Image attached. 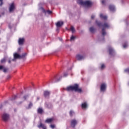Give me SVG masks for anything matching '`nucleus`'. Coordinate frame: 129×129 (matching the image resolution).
<instances>
[{
  "label": "nucleus",
  "instance_id": "1",
  "mask_svg": "<svg viewBox=\"0 0 129 129\" xmlns=\"http://www.w3.org/2000/svg\"><path fill=\"white\" fill-rule=\"evenodd\" d=\"M96 23L100 28L102 27V36L104 37V35H106V31H105V29H109V28L110 27V25L106 22L102 23L98 21H96Z\"/></svg>",
  "mask_w": 129,
  "mask_h": 129
},
{
  "label": "nucleus",
  "instance_id": "2",
  "mask_svg": "<svg viewBox=\"0 0 129 129\" xmlns=\"http://www.w3.org/2000/svg\"><path fill=\"white\" fill-rule=\"evenodd\" d=\"M66 91H75V92H81V89L79 88V85L75 84L74 85L67 87L63 89Z\"/></svg>",
  "mask_w": 129,
  "mask_h": 129
},
{
  "label": "nucleus",
  "instance_id": "3",
  "mask_svg": "<svg viewBox=\"0 0 129 129\" xmlns=\"http://www.w3.org/2000/svg\"><path fill=\"white\" fill-rule=\"evenodd\" d=\"M58 77L59 75H56L53 78H51L49 81V83H54V82H58V81H60V80L61 78H62V77Z\"/></svg>",
  "mask_w": 129,
  "mask_h": 129
},
{
  "label": "nucleus",
  "instance_id": "4",
  "mask_svg": "<svg viewBox=\"0 0 129 129\" xmlns=\"http://www.w3.org/2000/svg\"><path fill=\"white\" fill-rule=\"evenodd\" d=\"M26 54L24 53L22 55H20L19 53H15L14 54V58L12 59V61H16V59H22L26 56Z\"/></svg>",
  "mask_w": 129,
  "mask_h": 129
},
{
  "label": "nucleus",
  "instance_id": "5",
  "mask_svg": "<svg viewBox=\"0 0 129 129\" xmlns=\"http://www.w3.org/2000/svg\"><path fill=\"white\" fill-rule=\"evenodd\" d=\"M92 5V3H91L90 1H86L85 2L81 1V6H85L87 8H90V7H91Z\"/></svg>",
  "mask_w": 129,
  "mask_h": 129
},
{
  "label": "nucleus",
  "instance_id": "6",
  "mask_svg": "<svg viewBox=\"0 0 129 129\" xmlns=\"http://www.w3.org/2000/svg\"><path fill=\"white\" fill-rule=\"evenodd\" d=\"M78 124V121L75 119H72L71 120L70 125L72 128H75V126Z\"/></svg>",
  "mask_w": 129,
  "mask_h": 129
},
{
  "label": "nucleus",
  "instance_id": "7",
  "mask_svg": "<svg viewBox=\"0 0 129 129\" xmlns=\"http://www.w3.org/2000/svg\"><path fill=\"white\" fill-rule=\"evenodd\" d=\"M2 118L3 120L6 122L9 120V119L10 118V115L9 114L4 113L2 115Z\"/></svg>",
  "mask_w": 129,
  "mask_h": 129
},
{
  "label": "nucleus",
  "instance_id": "8",
  "mask_svg": "<svg viewBox=\"0 0 129 129\" xmlns=\"http://www.w3.org/2000/svg\"><path fill=\"white\" fill-rule=\"evenodd\" d=\"M82 109L86 110L88 108V103L87 101H83L81 105Z\"/></svg>",
  "mask_w": 129,
  "mask_h": 129
},
{
  "label": "nucleus",
  "instance_id": "9",
  "mask_svg": "<svg viewBox=\"0 0 129 129\" xmlns=\"http://www.w3.org/2000/svg\"><path fill=\"white\" fill-rule=\"evenodd\" d=\"M15 10H16V6H15V3H12L9 7V12L10 13H13V12H14V11H15Z\"/></svg>",
  "mask_w": 129,
  "mask_h": 129
},
{
  "label": "nucleus",
  "instance_id": "10",
  "mask_svg": "<svg viewBox=\"0 0 129 129\" xmlns=\"http://www.w3.org/2000/svg\"><path fill=\"white\" fill-rule=\"evenodd\" d=\"M108 51H109V54L111 56H114V55H115V51H114V49L112 48V47L109 46L108 47Z\"/></svg>",
  "mask_w": 129,
  "mask_h": 129
},
{
  "label": "nucleus",
  "instance_id": "11",
  "mask_svg": "<svg viewBox=\"0 0 129 129\" xmlns=\"http://www.w3.org/2000/svg\"><path fill=\"white\" fill-rule=\"evenodd\" d=\"M45 107L48 109H52L53 108V105L52 103L50 102H46L44 104Z\"/></svg>",
  "mask_w": 129,
  "mask_h": 129
},
{
  "label": "nucleus",
  "instance_id": "12",
  "mask_svg": "<svg viewBox=\"0 0 129 129\" xmlns=\"http://www.w3.org/2000/svg\"><path fill=\"white\" fill-rule=\"evenodd\" d=\"M106 89V84L102 83L100 86V91L101 92H104Z\"/></svg>",
  "mask_w": 129,
  "mask_h": 129
},
{
  "label": "nucleus",
  "instance_id": "13",
  "mask_svg": "<svg viewBox=\"0 0 129 129\" xmlns=\"http://www.w3.org/2000/svg\"><path fill=\"white\" fill-rule=\"evenodd\" d=\"M50 94H51V92L49 91H44L43 92V95L45 98H49L50 97Z\"/></svg>",
  "mask_w": 129,
  "mask_h": 129
},
{
  "label": "nucleus",
  "instance_id": "14",
  "mask_svg": "<svg viewBox=\"0 0 129 129\" xmlns=\"http://www.w3.org/2000/svg\"><path fill=\"white\" fill-rule=\"evenodd\" d=\"M40 9L41 10L42 12L44 13V14H46V13H47V14L48 15H52V14L53 13L52 11H51L50 10H45V9H44V8H43V7L40 8Z\"/></svg>",
  "mask_w": 129,
  "mask_h": 129
},
{
  "label": "nucleus",
  "instance_id": "15",
  "mask_svg": "<svg viewBox=\"0 0 129 129\" xmlns=\"http://www.w3.org/2000/svg\"><path fill=\"white\" fill-rule=\"evenodd\" d=\"M54 117L47 118L45 120V122L46 123H52L53 121H54Z\"/></svg>",
  "mask_w": 129,
  "mask_h": 129
},
{
  "label": "nucleus",
  "instance_id": "16",
  "mask_svg": "<svg viewBox=\"0 0 129 129\" xmlns=\"http://www.w3.org/2000/svg\"><path fill=\"white\" fill-rule=\"evenodd\" d=\"M63 25H64V22H63V21H58L56 23V26L57 28H61Z\"/></svg>",
  "mask_w": 129,
  "mask_h": 129
},
{
  "label": "nucleus",
  "instance_id": "17",
  "mask_svg": "<svg viewBox=\"0 0 129 129\" xmlns=\"http://www.w3.org/2000/svg\"><path fill=\"white\" fill-rule=\"evenodd\" d=\"M24 43H25V38H20L19 39V40H18V44H19V45H24Z\"/></svg>",
  "mask_w": 129,
  "mask_h": 129
},
{
  "label": "nucleus",
  "instance_id": "18",
  "mask_svg": "<svg viewBox=\"0 0 129 129\" xmlns=\"http://www.w3.org/2000/svg\"><path fill=\"white\" fill-rule=\"evenodd\" d=\"M37 127L38 128L47 129V127L42 122H40V124L37 125Z\"/></svg>",
  "mask_w": 129,
  "mask_h": 129
},
{
  "label": "nucleus",
  "instance_id": "19",
  "mask_svg": "<svg viewBox=\"0 0 129 129\" xmlns=\"http://www.w3.org/2000/svg\"><path fill=\"white\" fill-rule=\"evenodd\" d=\"M100 18L101 19H102L103 20H104V21H106L107 20V16L105 15H103V14H101L100 15Z\"/></svg>",
  "mask_w": 129,
  "mask_h": 129
},
{
  "label": "nucleus",
  "instance_id": "20",
  "mask_svg": "<svg viewBox=\"0 0 129 129\" xmlns=\"http://www.w3.org/2000/svg\"><path fill=\"white\" fill-rule=\"evenodd\" d=\"M37 113L39 114H43V113H44V110H43V109H42V108H39L37 109Z\"/></svg>",
  "mask_w": 129,
  "mask_h": 129
},
{
  "label": "nucleus",
  "instance_id": "21",
  "mask_svg": "<svg viewBox=\"0 0 129 129\" xmlns=\"http://www.w3.org/2000/svg\"><path fill=\"white\" fill-rule=\"evenodd\" d=\"M109 9L111 12H114L115 11V7L113 5H110Z\"/></svg>",
  "mask_w": 129,
  "mask_h": 129
},
{
  "label": "nucleus",
  "instance_id": "22",
  "mask_svg": "<svg viewBox=\"0 0 129 129\" xmlns=\"http://www.w3.org/2000/svg\"><path fill=\"white\" fill-rule=\"evenodd\" d=\"M0 70H3V72L6 73L8 71V69L5 68L4 66H0Z\"/></svg>",
  "mask_w": 129,
  "mask_h": 129
},
{
  "label": "nucleus",
  "instance_id": "23",
  "mask_svg": "<svg viewBox=\"0 0 129 129\" xmlns=\"http://www.w3.org/2000/svg\"><path fill=\"white\" fill-rule=\"evenodd\" d=\"M69 114L71 117H72L75 115V112H74L73 110H71L69 112Z\"/></svg>",
  "mask_w": 129,
  "mask_h": 129
},
{
  "label": "nucleus",
  "instance_id": "24",
  "mask_svg": "<svg viewBox=\"0 0 129 129\" xmlns=\"http://www.w3.org/2000/svg\"><path fill=\"white\" fill-rule=\"evenodd\" d=\"M89 31L90 33L93 34V33H95V28H94L93 27H91L89 28Z\"/></svg>",
  "mask_w": 129,
  "mask_h": 129
},
{
  "label": "nucleus",
  "instance_id": "25",
  "mask_svg": "<svg viewBox=\"0 0 129 129\" xmlns=\"http://www.w3.org/2000/svg\"><path fill=\"white\" fill-rule=\"evenodd\" d=\"M6 61H7V59H6V57H4L3 59H1V63L4 64V63H6Z\"/></svg>",
  "mask_w": 129,
  "mask_h": 129
},
{
  "label": "nucleus",
  "instance_id": "26",
  "mask_svg": "<svg viewBox=\"0 0 129 129\" xmlns=\"http://www.w3.org/2000/svg\"><path fill=\"white\" fill-rule=\"evenodd\" d=\"M128 46V44L127 43V42H124V43L123 44V48H127Z\"/></svg>",
  "mask_w": 129,
  "mask_h": 129
},
{
  "label": "nucleus",
  "instance_id": "27",
  "mask_svg": "<svg viewBox=\"0 0 129 129\" xmlns=\"http://www.w3.org/2000/svg\"><path fill=\"white\" fill-rule=\"evenodd\" d=\"M17 98H18V95H13L12 98H11V100H15V99H17Z\"/></svg>",
  "mask_w": 129,
  "mask_h": 129
},
{
  "label": "nucleus",
  "instance_id": "28",
  "mask_svg": "<svg viewBox=\"0 0 129 129\" xmlns=\"http://www.w3.org/2000/svg\"><path fill=\"white\" fill-rule=\"evenodd\" d=\"M76 59L77 60H81V54H77L76 55Z\"/></svg>",
  "mask_w": 129,
  "mask_h": 129
},
{
  "label": "nucleus",
  "instance_id": "29",
  "mask_svg": "<svg viewBox=\"0 0 129 129\" xmlns=\"http://www.w3.org/2000/svg\"><path fill=\"white\" fill-rule=\"evenodd\" d=\"M71 31L72 32V33H75V28H74V27L71 26L70 28Z\"/></svg>",
  "mask_w": 129,
  "mask_h": 129
},
{
  "label": "nucleus",
  "instance_id": "30",
  "mask_svg": "<svg viewBox=\"0 0 129 129\" xmlns=\"http://www.w3.org/2000/svg\"><path fill=\"white\" fill-rule=\"evenodd\" d=\"M32 106H33V103H32V102H30L27 109H30V108H31V107H32Z\"/></svg>",
  "mask_w": 129,
  "mask_h": 129
},
{
  "label": "nucleus",
  "instance_id": "31",
  "mask_svg": "<svg viewBox=\"0 0 129 129\" xmlns=\"http://www.w3.org/2000/svg\"><path fill=\"white\" fill-rule=\"evenodd\" d=\"M29 98V95H25L23 96L24 100H27V99Z\"/></svg>",
  "mask_w": 129,
  "mask_h": 129
},
{
  "label": "nucleus",
  "instance_id": "32",
  "mask_svg": "<svg viewBox=\"0 0 129 129\" xmlns=\"http://www.w3.org/2000/svg\"><path fill=\"white\" fill-rule=\"evenodd\" d=\"M75 36L72 35L71 37L70 41H74V40H75Z\"/></svg>",
  "mask_w": 129,
  "mask_h": 129
},
{
  "label": "nucleus",
  "instance_id": "33",
  "mask_svg": "<svg viewBox=\"0 0 129 129\" xmlns=\"http://www.w3.org/2000/svg\"><path fill=\"white\" fill-rule=\"evenodd\" d=\"M50 127H51V128L54 129L55 128V127H56V126L55 125V124H51L50 125Z\"/></svg>",
  "mask_w": 129,
  "mask_h": 129
},
{
  "label": "nucleus",
  "instance_id": "34",
  "mask_svg": "<svg viewBox=\"0 0 129 129\" xmlns=\"http://www.w3.org/2000/svg\"><path fill=\"white\" fill-rule=\"evenodd\" d=\"M77 3L80 6H81V0H77Z\"/></svg>",
  "mask_w": 129,
  "mask_h": 129
},
{
  "label": "nucleus",
  "instance_id": "35",
  "mask_svg": "<svg viewBox=\"0 0 129 129\" xmlns=\"http://www.w3.org/2000/svg\"><path fill=\"white\" fill-rule=\"evenodd\" d=\"M8 27H9V29H10L13 28V26L12 25V24H11V23H9L8 24Z\"/></svg>",
  "mask_w": 129,
  "mask_h": 129
},
{
  "label": "nucleus",
  "instance_id": "36",
  "mask_svg": "<svg viewBox=\"0 0 129 129\" xmlns=\"http://www.w3.org/2000/svg\"><path fill=\"white\" fill-rule=\"evenodd\" d=\"M104 68H105V66L104 65V64H102L101 66V70H103V69Z\"/></svg>",
  "mask_w": 129,
  "mask_h": 129
},
{
  "label": "nucleus",
  "instance_id": "37",
  "mask_svg": "<svg viewBox=\"0 0 129 129\" xmlns=\"http://www.w3.org/2000/svg\"><path fill=\"white\" fill-rule=\"evenodd\" d=\"M3 2V0H0V7H2V6H3L4 4V2Z\"/></svg>",
  "mask_w": 129,
  "mask_h": 129
},
{
  "label": "nucleus",
  "instance_id": "38",
  "mask_svg": "<svg viewBox=\"0 0 129 129\" xmlns=\"http://www.w3.org/2000/svg\"><path fill=\"white\" fill-rule=\"evenodd\" d=\"M124 72L126 73H129V69H126L124 70Z\"/></svg>",
  "mask_w": 129,
  "mask_h": 129
},
{
  "label": "nucleus",
  "instance_id": "39",
  "mask_svg": "<svg viewBox=\"0 0 129 129\" xmlns=\"http://www.w3.org/2000/svg\"><path fill=\"white\" fill-rule=\"evenodd\" d=\"M101 3L103 5H105V1L104 0H102Z\"/></svg>",
  "mask_w": 129,
  "mask_h": 129
},
{
  "label": "nucleus",
  "instance_id": "40",
  "mask_svg": "<svg viewBox=\"0 0 129 129\" xmlns=\"http://www.w3.org/2000/svg\"><path fill=\"white\" fill-rule=\"evenodd\" d=\"M95 18V15H93L91 16V19L92 20H93V19H94Z\"/></svg>",
  "mask_w": 129,
  "mask_h": 129
},
{
  "label": "nucleus",
  "instance_id": "41",
  "mask_svg": "<svg viewBox=\"0 0 129 129\" xmlns=\"http://www.w3.org/2000/svg\"><path fill=\"white\" fill-rule=\"evenodd\" d=\"M9 79H11V76L8 75L7 76V80H9Z\"/></svg>",
  "mask_w": 129,
  "mask_h": 129
},
{
  "label": "nucleus",
  "instance_id": "42",
  "mask_svg": "<svg viewBox=\"0 0 129 129\" xmlns=\"http://www.w3.org/2000/svg\"><path fill=\"white\" fill-rule=\"evenodd\" d=\"M85 57V55L83 56V55H82L81 56V59H84V58Z\"/></svg>",
  "mask_w": 129,
  "mask_h": 129
},
{
  "label": "nucleus",
  "instance_id": "43",
  "mask_svg": "<svg viewBox=\"0 0 129 129\" xmlns=\"http://www.w3.org/2000/svg\"><path fill=\"white\" fill-rule=\"evenodd\" d=\"M22 103H23V101H21L19 103H18L19 105H20V104H22Z\"/></svg>",
  "mask_w": 129,
  "mask_h": 129
},
{
  "label": "nucleus",
  "instance_id": "44",
  "mask_svg": "<svg viewBox=\"0 0 129 129\" xmlns=\"http://www.w3.org/2000/svg\"><path fill=\"white\" fill-rule=\"evenodd\" d=\"M21 47H19V48H18V52H20V51H21Z\"/></svg>",
  "mask_w": 129,
  "mask_h": 129
},
{
  "label": "nucleus",
  "instance_id": "45",
  "mask_svg": "<svg viewBox=\"0 0 129 129\" xmlns=\"http://www.w3.org/2000/svg\"><path fill=\"white\" fill-rule=\"evenodd\" d=\"M8 63H9V64H11V60H8Z\"/></svg>",
  "mask_w": 129,
  "mask_h": 129
},
{
  "label": "nucleus",
  "instance_id": "46",
  "mask_svg": "<svg viewBox=\"0 0 129 129\" xmlns=\"http://www.w3.org/2000/svg\"><path fill=\"white\" fill-rule=\"evenodd\" d=\"M63 76H67V74H64L63 75Z\"/></svg>",
  "mask_w": 129,
  "mask_h": 129
},
{
  "label": "nucleus",
  "instance_id": "47",
  "mask_svg": "<svg viewBox=\"0 0 129 129\" xmlns=\"http://www.w3.org/2000/svg\"><path fill=\"white\" fill-rule=\"evenodd\" d=\"M122 4H123V0H121Z\"/></svg>",
  "mask_w": 129,
  "mask_h": 129
},
{
  "label": "nucleus",
  "instance_id": "48",
  "mask_svg": "<svg viewBox=\"0 0 129 129\" xmlns=\"http://www.w3.org/2000/svg\"><path fill=\"white\" fill-rule=\"evenodd\" d=\"M39 99H40L39 97H37V100H39Z\"/></svg>",
  "mask_w": 129,
  "mask_h": 129
},
{
  "label": "nucleus",
  "instance_id": "49",
  "mask_svg": "<svg viewBox=\"0 0 129 129\" xmlns=\"http://www.w3.org/2000/svg\"><path fill=\"white\" fill-rule=\"evenodd\" d=\"M56 31H58L59 32V29L57 28V29H56Z\"/></svg>",
  "mask_w": 129,
  "mask_h": 129
},
{
  "label": "nucleus",
  "instance_id": "50",
  "mask_svg": "<svg viewBox=\"0 0 129 129\" xmlns=\"http://www.w3.org/2000/svg\"><path fill=\"white\" fill-rule=\"evenodd\" d=\"M2 15H5V13H2Z\"/></svg>",
  "mask_w": 129,
  "mask_h": 129
},
{
  "label": "nucleus",
  "instance_id": "51",
  "mask_svg": "<svg viewBox=\"0 0 129 129\" xmlns=\"http://www.w3.org/2000/svg\"><path fill=\"white\" fill-rule=\"evenodd\" d=\"M2 17V15H0V18H1Z\"/></svg>",
  "mask_w": 129,
  "mask_h": 129
},
{
  "label": "nucleus",
  "instance_id": "52",
  "mask_svg": "<svg viewBox=\"0 0 129 129\" xmlns=\"http://www.w3.org/2000/svg\"><path fill=\"white\" fill-rule=\"evenodd\" d=\"M128 86H129V82L128 83Z\"/></svg>",
  "mask_w": 129,
  "mask_h": 129
}]
</instances>
